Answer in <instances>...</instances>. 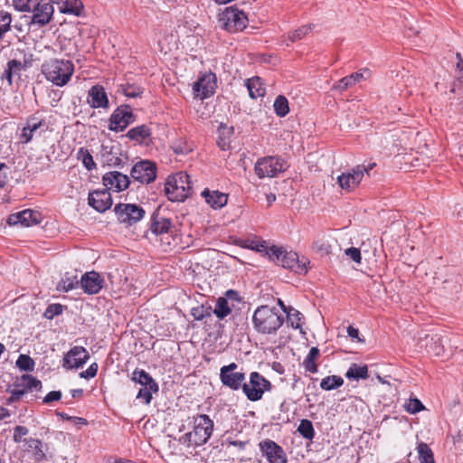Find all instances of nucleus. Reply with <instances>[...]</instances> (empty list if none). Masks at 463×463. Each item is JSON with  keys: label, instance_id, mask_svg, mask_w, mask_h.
<instances>
[{"label": "nucleus", "instance_id": "f257e3e1", "mask_svg": "<svg viewBox=\"0 0 463 463\" xmlns=\"http://www.w3.org/2000/svg\"><path fill=\"white\" fill-rule=\"evenodd\" d=\"M213 430V421L206 414H199L194 418V429L182 435L178 442L187 449H195L205 444Z\"/></svg>", "mask_w": 463, "mask_h": 463}, {"label": "nucleus", "instance_id": "f03ea898", "mask_svg": "<svg viewBox=\"0 0 463 463\" xmlns=\"http://www.w3.org/2000/svg\"><path fill=\"white\" fill-rule=\"evenodd\" d=\"M284 322V316L267 305L257 307L252 316L254 329L262 335H275Z\"/></svg>", "mask_w": 463, "mask_h": 463}, {"label": "nucleus", "instance_id": "7ed1b4c3", "mask_svg": "<svg viewBox=\"0 0 463 463\" xmlns=\"http://www.w3.org/2000/svg\"><path fill=\"white\" fill-rule=\"evenodd\" d=\"M42 72L53 85L62 87L71 80L74 65L70 60L50 59L42 64Z\"/></svg>", "mask_w": 463, "mask_h": 463}, {"label": "nucleus", "instance_id": "20e7f679", "mask_svg": "<svg viewBox=\"0 0 463 463\" xmlns=\"http://www.w3.org/2000/svg\"><path fill=\"white\" fill-rule=\"evenodd\" d=\"M269 258L284 269H290L299 275L306 274L308 270L307 264H309V260L306 257L302 256L300 258L297 252L288 251L283 247L271 246Z\"/></svg>", "mask_w": 463, "mask_h": 463}, {"label": "nucleus", "instance_id": "39448f33", "mask_svg": "<svg viewBox=\"0 0 463 463\" xmlns=\"http://www.w3.org/2000/svg\"><path fill=\"white\" fill-rule=\"evenodd\" d=\"M190 176L184 172H179L167 178L165 192L170 201L184 202L192 194Z\"/></svg>", "mask_w": 463, "mask_h": 463}, {"label": "nucleus", "instance_id": "423d86ee", "mask_svg": "<svg viewBox=\"0 0 463 463\" xmlns=\"http://www.w3.org/2000/svg\"><path fill=\"white\" fill-rule=\"evenodd\" d=\"M288 167L287 162L280 156H269L259 158L254 165L255 174L259 178L275 177L285 172Z\"/></svg>", "mask_w": 463, "mask_h": 463}, {"label": "nucleus", "instance_id": "0eeeda50", "mask_svg": "<svg viewBox=\"0 0 463 463\" xmlns=\"http://www.w3.org/2000/svg\"><path fill=\"white\" fill-rule=\"evenodd\" d=\"M218 23L222 29L229 33H237L246 27L248 18L242 11L230 6L219 14Z\"/></svg>", "mask_w": 463, "mask_h": 463}, {"label": "nucleus", "instance_id": "6e6552de", "mask_svg": "<svg viewBox=\"0 0 463 463\" xmlns=\"http://www.w3.org/2000/svg\"><path fill=\"white\" fill-rule=\"evenodd\" d=\"M271 389V383L258 372H252L250 375V383H244L242 391L251 402L260 401L264 392Z\"/></svg>", "mask_w": 463, "mask_h": 463}, {"label": "nucleus", "instance_id": "1a4fd4ad", "mask_svg": "<svg viewBox=\"0 0 463 463\" xmlns=\"http://www.w3.org/2000/svg\"><path fill=\"white\" fill-rule=\"evenodd\" d=\"M374 165L375 164H369L367 166L364 165H358L354 167L351 172L343 173L337 178L339 186L346 191H352L355 189L362 181L364 173L369 174V171L372 170Z\"/></svg>", "mask_w": 463, "mask_h": 463}, {"label": "nucleus", "instance_id": "9d476101", "mask_svg": "<svg viewBox=\"0 0 463 463\" xmlns=\"http://www.w3.org/2000/svg\"><path fill=\"white\" fill-rule=\"evenodd\" d=\"M114 212L119 222L131 226L143 219L145 210L133 203H118L115 206Z\"/></svg>", "mask_w": 463, "mask_h": 463}, {"label": "nucleus", "instance_id": "9b49d317", "mask_svg": "<svg viewBox=\"0 0 463 463\" xmlns=\"http://www.w3.org/2000/svg\"><path fill=\"white\" fill-rule=\"evenodd\" d=\"M135 115L128 105L117 108L109 118V129L115 132L123 131L135 121Z\"/></svg>", "mask_w": 463, "mask_h": 463}, {"label": "nucleus", "instance_id": "f8f14e48", "mask_svg": "<svg viewBox=\"0 0 463 463\" xmlns=\"http://www.w3.org/2000/svg\"><path fill=\"white\" fill-rule=\"evenodd\" d=\"M130 175L134 181L149 184L156 177V165L148 160H142L134 165Z\"/></svg>", "mask_w": 463, "mask_h": 463}, {"label": "nucleus", "instance_id": "ddd939ff", "mask_svg": "<svg viewBox=\"0 0 463 463\" xmlns=\"http://www.w3.org/2000/svg\"><path fill=\"white\" fill-rule=\"evenodd\" d=\"M31 12L33 13V16L30 25L41 28L51 22L54 9L52 4L43 3V0H37V3L34 4V7Z\"/></svg>", "mask_w": 463, "mask_h": 463}, {"label": "nucleus", "instance_id": "4468645a", "mask_svg": "<svg viewBox=\"0 0 463 463\" xmlns=\"http://www.w3.org/2000/svg\"><path fill=\"white\" fill-rule=\"evenodd\" d=\"M216 89V76L209 72L200 77L193 85V91L195 98L204 99L212 96Z\"/></svg>", "mask_w": 463, "mask_h": 463}, {"label": "nucleus", "instance_id": "2eb2a0df", "mask_svg": "<svg viewBox=\"0 0 463 463\" xmlns=\"http://www.w3.org/2000/svg\"><path fill=\"white\" fill-rule=\"evenodd\" d=\"M90 358L89 352L83 346H73L64 354L62 366L68 370L82 367Z\"/></svg>", "mask_w": 463, "mask_h": 463}, {"label": "nucleus", "instance_id": "dca6fc26", "mask_svg": "<svg viewBox=\"0 0 463 463\" xmlns=\"http://www.w3.org/2000/svg\"><path fill=\"white\" fill-rule=\"evenodd\" d=\"M42 221V214L38 211L26 209L22 212L12 213L7 218V223L10 226L21 225L22 227H30L36 225Z\"/></svg>", "mask_w": 463, "mask_h": 463}, {"label": "nucleus", "instance_id": "f3484780", "mask_svg": "<svg viewBox=\"0 0 463 463\" xmlns=\"http://www.w3.org/2000/svg\"><path fill=\"white\" fill-rule=\"evenodd\" d=\"M260 450L269 463H288L284 449L271 439H265L260 444Z\"/></svg>", "mask_w": 463, "mask_h": 463}, {"label": "nucleus", "instance_id": "a211bd4d", "mask_svg": "<svg viewBox=\"0 0 463 463\" xmlns=\"http://www.w3.org/2000/svg\"><path fill=\"white\" fill-rule=\"evenodd\" d=\"M104 279L96 271L86 272L82 275L80 284L86 294H98L104 286Z\"/></svg>", "mask_w": 463, "mask_h": 463}, {"label": "nucleus", "instance_id": "6ab92c4d", "mask_svg": "<svg viewBox=\"0 0 463 463\" xmlns=\"http://www.w3.org/2000/svg\"><path fill=\"white\" fill-rule=\"evenodd\" d=\"M88 200L89 204L99 213H104L112 205L111 194L108 188L90 193Z\"/></svg>", "mask_w": 463, "mask_h": 463}, {"label": "nucleus", "instance_id": "aec40b11", "mask_svg": "<svg viewBox=\"0 0 463 463\" xmlns=\"http://www.w3.org/2000/svg\"><path fill=\"white\" fill-rule=\"evenodd\" d=\"M103 184L106 188L114 189L120 192L127 189L129 185V178L127 175H123L118 171H112L105 174L102 178Z\"/></svg>", "mask_w": 463, "mask_h": 463}, {"label": "nucleus", "instance_id": "412c9836", "mask_svg": "<svg viewBox=\"0 0 463 463\" xmlns=\"http://www.w3.org/2000/svg\"><path fill=\"white\" fill-rule=\"evenodd\" d=\"M88 102L94 109L109 107V99L105 89L100 85H94L88 93Z\"/></svg>", "mask_w": 463, "mask_h": 463}, {"label": "nucleus", "instance_id": "4be33fe9", "mask_svg": "<svg viewBox=\"0 0 463 463\" xmlns=\"http://www.w3.org/2000/svg\"><path fill=\"white\" fill-rule=\"evenodd\" d=\"M202 196L206 203L214 210L222 208L228 202V194L218 190L205 188L202 192Z\"/></svg>", "mask_w": 463, "mask_h": 463}, {"label": "nucleus", "instance_id": "5701e85b", "mask_svg": "<svg viewBox=\"0 0 463 463\" xmlns=\"http://www.w3.org/2000/svg\"><path fill=\"white\" fill-rule=\"evenodd\" d=\"M172 227V221L161 215L158 212H155L151 218L150 231L156 234H164L170 231Z\"/></svg>", "mask_w": 463, "mask_h": 463}, {"label": "nucleus", "instance_id": "b1692460", "mask_svg": "<svg viewBox=\"0 0 463 463\" xmlns=\"http://www.w3.org/2000/svg\"><path fill=\"white\" fill-rule=\"evenodd\" d=\"M220 380L222 385L229 387L233 391H238L241 388L242 389V386L245 383V373L242 372H237L229 374H220Z\"/></svg>", "mask_w": 463, "mask_h": 463}, {"label": "nucleus", "instance_id": "393cba45", "mask_svg": "<svg viewBox=\"0 0 463 463\" xmlns=\"http://www.w3.org/2000/svg\"><path fill=\"white\" fill-rule=\"evenodd\" d=\"M131 380L136 383L140 384L142 387L148 386V389L154 390V392H158V384L152 378V376L146 373L145 370L136 369L132 373Z\"/></svg>", "mask_w": 463, "mask_h": 463}, {"label": "nucleus", "instance_id": "a878e982", "mask_svg": "<svg viewBox=\"0 0 463 463\" xmlns=\"http://www.w3.org/2000/svg\"><path fill=\"white\" fill-rule=\"evenodd\" d=\"M26 450L32 454L33 459L36 462L43 461L45 458V453L43 449V442L38 439H24Z\"/></svg>", "mask_w": 463, "mask_h": 463}, {"label": "nucleus", "instance_id": "bb28decb", "mask_svg": "<svg viewBox=\"0 0 463 463\" xmlns=\"http://www.w3.org/2000/svg\"><path fill=\"white\" fill-rule=\"evenodd\" d=\"M245 85L249 90L251 99L263 97L266 94V89L261 78L255 76L248 79Z\"/></svg>", "mask_w": 463, "mask_h": 463}, {"label": "nucleus", "instance_id": "cd10ccee", "mask_svg": "<svg viewBox=\"0 0 463 463\" xmlns=\"http://www.w3.org/2000/svg\"><path fill=\"white\" fill-rule=\"evenodd\" d=\"M150 136L151 130L146 125H140L132 128L126 134V137L130 140L136 141L139 144L145 143L146 140L150 137Z\"/></svg>", "mask_w": 463, "mask_h": 463}, {"label": "nucleus", "instance_id": "c85d7f7f", "mask_svg": "<svg viewBox=\"0 0 463 463\" xmlns=\"http://www.w3.org/2000/svg\"><path fill=\"white\" fill-rule=\"evenodd\" d=\"M60 5L61 13L75 16H80L84 7L81 0H62Z\"/></svg>", "mask_w": 463, "mask_h": 463}, {"label": "nucleus", "instance_id": "c756f323", "mask_svg": "<svg viewBox=\"0 0 463 463\" xmlns=\"http://www.w3.org/2000/svg\"><path fill=\"white\" fill-rule=\"evenodd\" d=\"M319 349L316 346L311 347L309 350L307 355L305 357L303 361V366L307 372H309L311 373H317V360L319 357Z\"/></svg>", "mask_w": 463, "mask_h": 463}, {"label": "nucleus", "instance_id": "7c9ffc66", "mask_svg": "<svg viewBox=\"0 0 463 463\" xmlns=\"http://www.w3.org/2000/svg\"><path fill=\"white\" fill-rule=\"evenodd\" d=\"M287 323L295 329H299L302 334H305L302 328V319L304 316L293 307L286 311Z\"/></svg>", "mask_w": 463, "mask_h": 463}, {"label": "nucleus", "instance_id": "2f4dec72", "mask_svg": "<svg viewBox=\"0 0 463 463\" xmlns=\"http://www.w3.org/2000/svg\"><path fill=\"white\" fill-rule=\"evenodd\" d=\"M80 281L77 279V275L70 274L69 272L61 278V281L57 285L59 291L68 292L76 288Z\"/></svg>", "mask_w": 463, "mask_h": 463}, {"label": "nucleus", "instance_id": "473e14b6", "mask_svg": "<svg viewBox=\"0 0 463 463\" xmlns=\"http://www.w3.org/2000/svg\"><path fill=\"white\" fill-rule=\"evenodd\" d=\"M368 368L366 365H358L352 364L345 373V377L348 379L359 380L368 378Z\"/></svg>", "mask_w": 463, "mask_h": 463}, {"label": "nucleus", "instance_id": "72a5a7b5", "mask_svg": "<svg viewBox=\"0 0 463 463\" xmlns=\"http://www.w3.org/2000/svg\"><path fill=\"white\" fill-rule=\"evenodd\" d=\"M16 386H22L23 389L32 391L33 389H41L42 383L40 380L35 378L31 374H24L19 382L16 383Z\"/></svg>", "mask_w": 463, "mask_h": 463}, {"label": "nucleus", "instance_id": "f704fd0d", "mask_svg": "<svg viewBox=\"0 0 463 463\" xmlns=\"http://www.w3.org/2000/svg\"><path fill=\"white\" fill-rule=\"evenodd\" d=\"M232 312V308L229 306L228 300L224 298H219L217 299L213 314L219 318L223 319Z\"/></svg>", "mask_w": 463, "mask_h": 463}, {"label": "nucleus", "instance_id": "c9c22d12", "mask_svg": "<svg viewBox=\"0 0 463 463\" xmlns=\"http://www.w3.org/2000/svg\"><path fill=\"white\" fill-rule=\"evenodd\" d=\"M344 383L342 377L338 375H330L322 379L320 388L325 391H331L339 388Z\"/></svg>", "mask_w": 463, "mask_h": 463}, {"label": "nucleus", "instance_id": "e433bc0d", "mask_svg": "<svg viewBox=\"0 0 463 463\" xmlns=\"http://www.w3.org/2000/svg\"><path fill=\"white\" fill-rule=\"evenodd\" d=\"M242 247L255 250L257 252L265 253L268 256H269V248H270V247H268V245L266 244V241H260L258 240H250V239L245 240L242 242Z\"/></svg>", "mask_w": 463, "mask_h": 463}, {"label": "nucleus", "instance_id": "4c0bfd02", "mask_svg": "<svg viewBox=\"0 0 463 463\" xmlns=\"http://www.w3.org/2000/svg\"><path fill=\"white\" fill-rule=\"evenodd\" d=\"M298 431L306 439L312 440L315 437V430L311 420L304 419L300 420Z\"/></svg>", "mask_w": 463, "mask_h": 463}, {"label": "nucleus", "instance_id": "58836bf2", "mask_svg": "<svg viewBox=\"0 0 463 463\" xmlns=\"http://www.w3.org/2000/svg\"><path fill=\"white\" fill-rule=\"evenodd\" d=\"M417 450L420 463H435L433 452L426 443L420 442L417 447Z\"/></svg>", "mask_w": 463, "mask_h": 463}, {"label": "nucleus", "instance_id": "ea45409f", "mask_svg": "<svg viewBox=\"0 0 463 463\" xmlns=\"http://www.w3.org/2000/svg\"><path fill=\"white\" fill-rule=\"evenodd\" d=\"M23 68L24 66L21 61L17 60H11L7 62V67L4 71V77L7 79L9 83H11L12 77L14 75H18Z\"/></svg>", "mask_w": 463, "mask_h": 463}, {"label": "nucleus", "instance_id": "a19ab883", "mask_svg": "<svg viewBox=\"0 0 463 463\" xmlns=\"http://www.w3.org/2000/svg\"><path fill=\"white\" fill-rule=\"evenodd\" d=\"M273 107L276 114L279 117H285L289 112L288 101L282 95L276 98Z\"/></svg>", "mask_w": 463, "mask_h": 463}, {"label": "nucleus", "instance_id": "79ce46f5", "mask_svg": "<svg viewBox=\"0 0 463 463\" xmlns=\"http://www.w3.org/2000/svg\"><path fill=\"white\" fill-rule=\"evenodd\" d=\"M12 23V15L10 13L0 10V39L10 31Z\"/></svg>", "mask_w": 463, "mask_h": 463}, {"label": "nucleus", "instance_id": "37998d69", "mask_svg": "<svg viewBox=\"0 0 463 463\" xmlns=\"http://www.w3.org/2000/svg\"><path fill=\"white\" fill-rule=\"evenodd\" d=\"M16 366L25 372H33L35 363L33 358L27 354H20L16 360Z\"/></svg>", "mask_w": 463, "mask_h": 463}, {"label": "nucleus", "instance_id": "c03bdc74", "mask_svg": "<svg viewBox=\"0 0 463 463\" xmlns=\"http://www.w3.org/2000/svg\"><path fill=\"white\" fill-rule=\"evenodd\" d=\"M78 158L81 159L83 165L88 170H92L96 167V164L93 160V157L88 149L80 147L78 151Z\"/></svg>", "mask_w": 463, "mask_h": 463}, {"label": "nucleus", "instance_id": "a18cd8bd", "mask_svg": "<svg viewBox=\"0 0 463 463\" xmlns=\"http://www.w3.org/2000/svg\"><path fill=\"white\" fill-rule=\"evenodd\" d=\"M312 24L303 25L295 31L288 33V37L290 40V42L294 43L301 40L303 37L308 34L312 31Z\"/></svg>", "mask_w": 463, "mask_h": 463}, {"label": "nucleus", "instance_id": "49530a36", "mask_svg": "<svg viewBox=\"0 0 463 463\" xmlns=\"http://www.w3.org/2000/svg\"><path fill=\"white\" fill-rule=\"evenodd\" d=\"M404 409L407 412L411 414H415L417 412H420V411H423L425 408L419 399L412 398L405 402Z\"/></svg>", "mask_w": 463, "mask_h": 463}, {"label": "nucleus", "instance_id": "de8ad7c7", "mask_svg": "<svg viewBox=\"0 0 463 463\" xmlns=\"http://www.w3.org/2000/svg\"><path fill=\"white\" fill-rule=\"evenodd\" d=\"M37 0H13L14 7L20 12H31Z\"/></svg>", "mask_w": 463, "mask_h": 463}, {"label": "nucleus", "instance_id": "09e8293b", "mask_svg": "<svg viewBox=\"0 0 463 463\" xmlns=\"http://www.w3.org/2000/svg\"><path fill=\"white\" fill-rule=\"evenodd\" d=\"M211 307L199 306L192 309V316L195 320L201 321L203 318L211 316Z\"/></svg>", "mask_w": 463, "mask_h": 463}, {"label": "nucleus", "instance_id": "8fccbe9b", "mask_svg": "<svg viewBox=\"0 0 463 463\" xmlns=\"http://www.w3.org/2000/svg\"><path fill=\"white\" fill-rule=\"evenodd\" d=\"M354 85L355 83L354 82V80L350 77V75H348L346 77L342 78L335 84H334L333 90L342 92Z\"/></svg>", "mask_w": 463, "mask_h": 463}, {"label": "nucleus", "instance_id": "3c124183", "mask_svg": "<svg viewBox=\"0 0 463 463\" xmlns=\"http://www.w3.org/2000/svg\"><path fill=\"white\" fill-rule=\"evenodd\" d=\"M122 91L126 97L137 98L141 95L142 89L135 85H122Z\"/></svg>", "mask_w": 463, "mask_h": 463}, {"label": "nucleus", "instance_id": "603ef678", "mask_svg": "<svg viewBox=\"0 0 463 463\" xmlns=\"http://www.w3.org/2000/svg\"><path fill=\"white\" fill-rule=\"evenodd\" d=\"M312 248L315 251L324 255L330 253V245L324 240H317L313 242Z\"/></svg>", "mask_w": 463, "mask_h": 463}, {"label": "nucleus", "instance_id": "864d4df0", "mask_svg": "<svg viewBox=\"0 0 463 463\" xmlns=\"http://www.w3.org/2000/svg\"><path fill=\"white\" fill-rule=\"evenodd\" d=\"M153 393L154 390L148 389V386L142 387L137 392V399L143 400L145 404H149L151 402Z\"/></svg>", "mask_w": 463, "mask_h": 463}, {"label": "nucleus", "instance_id": "5fc2aeb1", "mask_svg": "<svg viewBox=\"0 0 463 463\" xmlns=\"http://www.w3.org/2000/svg\"><path fill=\"white\" fill-rule=\"evenodd\" d=\"M29 432L28 429L24 426H16L14 429V436L13 439L15 443L24 442V439H23L24 436L27 435Z\"/></svg>", "mask_w": 463, "mask_h": 463}, {"label": "nucleus", "instance_id": "6e6d98bb", "mask_svg": "<svg viewBox=\"0 0 463 463\" xmlns=\"http://www.w3.org/2000/svg\"><path fill=\"white\" fill-rule=\"evenodd\" d=\"M63 307L61 304H53L50 305L45 313V317L52 319L54 316L60 315L62 313Z\"/></svg>", "mask_w": 463, "mask_h": 463}, {"label": "nucleus", "instance_id": "4d7b16f0", "mask_svg": "<svg viewBox=\"0 0 463 463\" xmlns=\"http://www.w3.org/2000/svg\"><path fill=\"white\" fill-rule=\"evenodd\" d=\"M46 124L44 120H37L36 118H30L26 122V128H29L31 131L34 134L39 128L42 127H45Z\"/></svg>", "mask_w": 463, "mask_h": 463}, {"label": "nucleus", "instance_id": "13d9d810", "mask_svg": "<svg viewBox=\"0 0 463 463\" xmlns=\"http://www.w3.org/2000/svg\"><path fill=\"white\" fill-rule=\"evenodd\" d=\"M346 256L353 260L355 263H361V251L358 248L351 247L345 250Z\"/></svg>", "mask_w": 463, "mask_h": 463}, {"label": "nucleus", "instance_id": "bf43d9fd", "mask_svg": "<svg viewBox=\"0 0 463 463\" xmlns=\"http://www.w3.org/2000/svg\"><path fill=\"white\" fill-rule=\"evenodd\" d=\"M98 364L96 363H93L91 364L89 368L85 371H82L80 373V378H84V379H90V378H93L96 376L97 373H98Z\"/></svg>", "mask_w": 463, "mask_h": 463}, {"label": "nucleus", "instance_id": "052dcab7", "mask_svg": "<svg viewBox=\"0 0 463 463\" xmlns=\"http://www.w3.org/2000/svg\"><path fill=\"white\" fill-rule=\"evenodd\" d=\"M7 392L11 393L10 397L7 400L8 404H12L21 399V397L25 393L24 389H7Z\"/></svg>", "mask_w": 463, "mask_h": 463}, {"label": "nucleus", "instance_id": "680f3d73", "mask_svg": "<svg viewBox=\"0 0 463 463\" xmlns=\"http://www.w3.org/2000/svg\"><path fill=\"white\" fill-rule=\"evenodd\" d=\"M61 398V392L60 391H52L46 394L43 398L44 403H50L54 401H59Z\"/></svg>", "mask_w": 463, "mask_h": 463}, {"label": "nucleus", "instance_id": "e2e57ef3", "mask_svg": "<svg viewBox=\"0 0 463 463\" xmlns=\"http://www.w3.org/2000/svg\"><path fill=\"white\" fill-rule=\"evenodd\" d=\"M33 135L34 134L31 129H29V128L24 127L21 134V142L25 144L29 143L33 139Z\"/></svg>", "mask_w": 463, "mask_h": 463}, {"label": "nucleus", "instance_id": "0e129e2a", "mask_svg": "<svg viewBox=\"0 0 463 463\" xmlns=\"http://www.w3.org/2000/svg\"><path fill=\"white\" fill-rule=\"evenodd\" d=\"M238 368V364L235 363H231L228 365H224L220 370V374H229L236 373L235 370Z\"/></svg>", "mask_w": 463, "mask_h": 463}, {"label": "nucleus", "instance_id": "69168bd1", "mask_svg": "<svg viewBox=\"0 0 463 463\" xmlns=\"http://www.w3.org/2000/svg\"><path fill=\"white\" fill-rule=\"evenodd\" d=\"M225 298L229 301V300H232V301H241V298L239 296V293L233 289H229L226 291L225 293Z\"/></svg>", "mask_w": 463, "mask_h": 463}, {"label": "nucleus", "instance_id": "338daca9", "mask_svg": "<svg viewBox=\"0 0 463 463\" xmlns=\"http://www.w3.org/2000/svg\"><path fill=\"white\" fill-rule=\"evenodd\" d=\"M347 334L352 339H357L358 341H361L359 338V330L357 328L349 326L347 327Z\"/></svg>", "mask_w": 463, "mask_h": 463}, {"label": "nucleus", "instance_id": "774afa93", "mask_svg": "<svg viewBox=\"0 0 463 463\" xmlns=\"http://www.w3.org/2000/svg\"><path fill=\"white\" fill-rule=\"evenodd\" d=\"M350 77L354 80V82L356 84L364 80H365L364 74L363 72H354L350 75Z\"/></svg>", "mask_w": 463, "mask_h": 463}]
</instances>
